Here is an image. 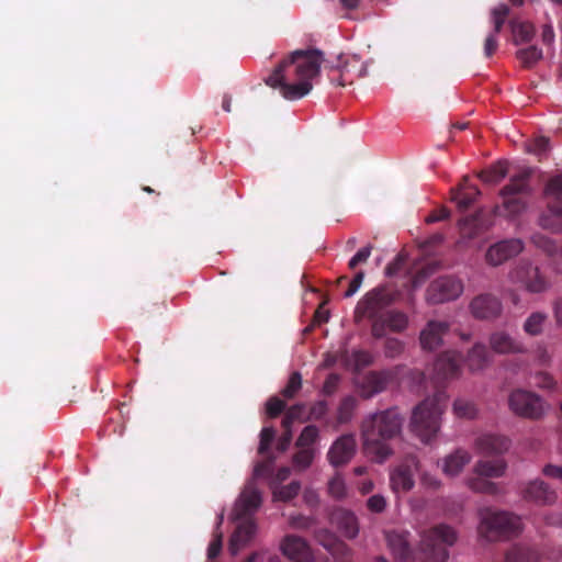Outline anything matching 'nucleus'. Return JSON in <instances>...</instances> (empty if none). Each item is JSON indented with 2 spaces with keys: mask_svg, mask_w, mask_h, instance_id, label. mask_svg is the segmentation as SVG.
I'll return each instance as SVG.
<instances>
[{
  "mask_svg": "<svg viewBox=\"0 0 562 562\" xmlns=\"http://www.w3.org/2000/svg\"><path fill=\"white\" fill-rule=\"evenodd\" d=\"M323 60L318 49H296L279 63L266 83L278 88L286 100L302 99L312 91V81L319 75Z\"/></svg>",
  "mask_w": 562,
  "mask_h": 562,
  "instance_id": "1",
  "label": "nucleus"
},
{
  "mask_svg": "<svg viewBox=\"0 0 562 562\" xmlns=\"http://www.w3.org/2000/svg\"><path fill=\"white\" fill-rule=\"evenodd\" d=\"M405 418L397 407L367 414L360 424L364 453L375 463H384L394 454L391 441L402 436Z\"/></svg>",
  "mask_w": 562,
  "mask_h": 562,
  "instance_id": "2",
  "label": "nucleus"
},
{
  "mask_svg": "<svg viewBox=\"0 0 562 562\" xmlns=\"http://www.w3.org/2000/svg\"><path fill=\"white\" fill-rule=\"evenodd\" d=\"M447 407V396L438 392L416 405L412 412L409 430L422 442L429 443L440 429V418Z\"/></svg>",
  "mask_w": 562,
  "mask_h": 562,
  "instance_id": "3",
  "label": "nucleus"
},
{
  "mask_svg": "<svg viewBox=\"0 0 562 562\" xmlns=\"http://www.w3.org/2000/svg\"><path fill=\"white\" fill-rule=\"evenodd\" d=\"M479 517V536L488 542L516 538L522 531L520 517L509 512L482 508Z\"/></svg>",
  "mask_w": 562,
  "mask_h": 562,
  "instance_id": "4",
  "label": "nucleus"
},
{
  "mask_svg": "<svg viewBox=\"0 0 562 562\" xmlns=\"http://www.w3.org/2000/svg\"><path fill=\"white\" fill-rule=\"evenodd\" d=\"M457 531L445 524L437 525L420 535L419 552L427 562H446L449 558L448 547L457 542Z\"/></svg>",
  "mask_w": 562,
  "mask_h": 562,
  "instance_id": "5",
  "label": "nucleus"
},
{
  "mask_svg": "<svg viewBox=\"0 0 562 562\" xmlns=\"http://www.w3.org/2000/svg\"><path fill=\"white\" fill-rule=\"evenodd\" d=\"M532 170L521 169L509 178V182L502 188L499 195L503 200L502 206H498L506 216H515L526 209L525 198L531 194L530 178Z\"/></svg>",
  "mask_w": 562,
  "mask_h": 562,
  "instance_id": "6",
  "label": "nucleus"
},
{
  "mask_svg": "<svg viewBox=\"0 0 562 562\" xmlns=\"http://www.w3.org/2000/svg\"><path fill=\"white\" fill-rule=\"evenodd\" d=\"M397 299V293L386 286H378L366 293L356 306V317H366L375 322L380 319Z\"/></svg>",
  "mask_w": 562,
  "mask_h": 562,
  "instance_id": "7",
  "label": "nucleus"
},
{
  "mask_svg": "<svg viewBox=\"0 0 562 562\" xmlns=\"http://www.w3.org/2000/svg\"><path fill=\"white\" fill-rule=\"evenodd\" d=\"M463 293V282L454 276H441L432 280L425 294L430 305L457 300Z\"/></svg>",
  "mask_w": 562,
  "mask_h": 562,
  "instance_id": "8",
  "label": "nucleus"
},
{
  "mask_svg": "<svg viewBox=\"0 0 562 562\" xmlns=\"http://www.w3.org/2000/svg\"><path fill=\"white\" fill-rule=\"evenodd\" d=\"M510 411L524 418L539 419L544 414V404L542 398L533 392L517 389L508 397Z\"/></svg>",
  "mask_w": 562,
  "mask_h": 562,
  "instance_id": "9",
  "label": "nucleus"
},
{
  "mask_svg": "<svg viewBox=\"0 0 562 562\" xmlns=\"http://www.w3.org/2000/svg\"><path fill=\"white\" fill-rule=\"evenodd\" d=\"M419 469V460L415 454L406 456L390 473V486L396 494L407 493L415 486L414 474Z\"/></svg>",
  "mask_w": 562,
  "mask_h": 562,
  "instance_id": "10",
  "label": "nucleus"
},
{
  "mask_svg": "<svg viewBox=\"0 0 562 562\" xmlns=\"http://www.w3.org/2000/svg\"><path fill=\"white\" fill-rule=\"evenodd\" d=\"M512 278L520 282L527 291L541 293L549 288L547 279L540 273L539 268L527 260H520L512 272Z\"/></svg>",
  "mask_w": 562,
  "mask_h": 562,
  "instance_id": "11",
  "label": "nucleus"
},
{
  "mask_svg": "<svg viewBox=\"0 0 562 562\" xmlns=\"http://www.w3.org/2000/svg\"><path fill=\"white\" fill-rule=\"evenodd\" d=\"M524 243L519 238H508L491 245L485 254V261L492 267H498L516 257L524 250Z\"/></svg>",
  "mask_w": 562,
  "mask_h": 562,
  "instance_id": "12",
  "label": "nucleus"
},
{
  "mask_svg": "<svg viewBox=\"0 0 562 562\" xmlns=\"http://www.w3.org/2000/svg\"><path fill=\"white\" fill-rule=\"evenodd\" d=\"M357 450V440L353 434H345L338 437L329 447L327 460L334 468L348 464Z\"/></svg>",
  "mask_w": 562,
  "mask_h": 562,
  "instance_id": "13",
  "label": "nucleus"
},
{
  "mask_svg": "<svg viewBox=\"0 0 562 562\" xmlns=\"http://www.w3.org/2000/svg\"><path fill=\"white\" fill-rule=\"evenodd\" d=\"M469 308L476 319H494L501 315L503 305L497 296L483 293L472 299Z\"/></svg>",
  "mask_w": 562,
  "mask_h": 562,
  "instance_id": "14",
  "label": "nucleus"
},
{
  "mask_svg": "<svg viewBox=\"0 0 562 562\" xmlns=\"http://www.w3.org/2000/svg\"><path fill=\"white\" fill-rule=\"evenodd\" d=\"M527 502L539 506H549L555 503L558 495L551 486L540 479L529 481L521 491Z\"/></svg>",
  "mask_w": 562,
  "mask_h": 562,
  "instance_id": "15",
  "label": "nucleus"
},
{
  "mask_svg": "<svg viewBox=\"0 0 562 562\" xmlns=\"http://www.w3.org/2000/svg\"><path fill=\"white\" fill-rule=\"evenodd\" d=\"M260 491L254 483H248L243 490L234 509V519H243L251 516L261 505Z\"/></svg>",
  "mask_w": 562,
  "mask_h": 562,
  "instance_id": "16",
  "label": "nucleus"
},
{
  "mask_svg": "<svg viewBox=\"0 0 562 562\" xmlns=\"http://www.w3.org/2000/svg\"><path fill=\"white\" fill-rule=\"evenodd\" d=\"M408 325L406 314L400 311H386L385 314L371 325V334L374 338H382L386 334V328L392 331L401 333Z\"/></svg>",
  "mask_w": 562,
  "mask_h": 562,
  "instance_id": "17",
  "label": "nucleus"
},
{
  "mask_svg": "<svg viewBox=\"0 0 562 562\" xmlns=\"http://www.w3.org/2000/svg\"><path fill=\"white\" fill-rule=\"evenodd\" d=\"M281 550L294 562H315L308 543L299 536H286L281 543Z\"/></svg>",
  "mask_w": 562,
  "mask_h": 562,
  "instance_id": "18",
  "label": "nucleus"
},
{
  "mask_svg": "<svg viewBox=\"0 0 562 562\" xmlns=\"http://www.w3.org/2000/svg\"><path fill=\"white\" fill-rule=\"evenodd\" d=\"M314 538L335 559L349 558L351 554V549L344 541H341L334 532L326 528L315 530Z\"/></svg>",
  "mask_w": 562,
  "mask_h": 562,
  "instance_id": "19",
  "label": "nucleus"
},
{
  "mask_svg": "<svg viewBox=\"0 0 562 562\" xmlns=\"http://www.w3.org/2000/svg\"><path fill=\"white\" fill-rule=\"evenodd\" d=\"M461 355L457 351H446L438 356L434 363V372L438 381L452 379L459 374Z\"/></svg>",
  "mask_w": 562,
  "mask_h": 562,
  "instance_id": "20",
  "label": "nucleus"
},
{
  "mask_svg": "<svg viewBox=\"0 0 562 562\" xmlns=\"http://www.w3.org/2000/svg\"><path fill=\"white\" fill-rule=\"evenodd\" d=\"M449 330V324L443 321H429L420 331L419 341L425 350H435L442 344V336Z\"/></svg>",
  "mask_w": 562,
  "mask_h": 562,
  "instance_id": "21",
  "label": "nucleus"
},
{
  "mask_svg": "<svg viewBox=\"0 0 562 562\" xmlns=\"http://www.w3.org/2000/svg\"><path fill=\"white\" fill-rule=\"evenodd\" d=\"M387 546L394 557L403 562H408L412 558V548L409 543V532L405 530H391L385 532Z\"/></svg>",
  "mask_w": 562,
  "mask_h": 562,
  "instance_id": "22",
  "label": "nucleus"
},
{
  "mask_svg": "<svg viewBox=\"0 0 562 562\" xmlns=\"http://www.w3.org/2000/svg\"><path fill=\"white\" fill-rule=\"evenodd\" d=\"M475 448L484 456L502 454L509 448V440L501 435L484 434L476 438Z\"/></svg>",
  "mask_w": 562,
  "mask_h": 562,
  "instance_id": "23",
  "label": "nucleus"
},
{
  "mask_svg": "<svg viewBox=\"0 0 562 562\" xmlns=\"http://www.w3.org/2000/svg\"><path fill=\"white\" fill-rule=\"evenodd\" d=\"M392 379L393 373L389 370L369 372L364 376L361 385L362 397L370 398L375 394L383 392Z\"/></svg>",
  "mask_w": 562,
  "mask_h": 562,
  "instance_id": "24",
  "label": "nucleus"
},
{
  "mask_svg": "<svg viewBox=\"0 0 562 562\" xmlns=\"http://www.w3.org/2000/svg\"><path fill=\"white\" fill-rule=\"evenodd\" d=\"M331 519L346 538L353 539L358 536L359 522L352 512L339 508L333 513Z\"/></svg>",
  "mask_w": 562,
  "mask_h": 562,
  "instance_id": "25",
  "label": "nucleus"
},
{
  "mask_svg": "<svg viewBox=\"0 0 562 562\" xmlns=\"http://www.w3.org/2000/svg\"><path fill=\"white\" fill-rule=\"evenodd\" d=\"M490 345L497 353H522L526 351L524 344L514 339L505 331H496L490 337Z\"/></svg>",
  "mask_w": 562,
  "mask_h": 562,
  "instance_id": "26",
  "label": "nucleus"
},
{
  "mask_svg": "<svg viewBox=\"0 0 562 562\" xmlns=\"http://www.w3.org/2000/svg\"><path fill=\"white\" fill-rule=\"evenodd\" d=\"M490 220L482 212L465 217L460 222V234L463 238L472 239L487 231Z\"/></svg>",
  "mask_w": 562,
  "mask_h": 562,
  "instance_id": "27",
  "label": "nucleus"
},
{
  "mask_svg": "<svg viewBox=\"0 0 562 562\" xmlns=\"http://www.w3.org/2000/svg\"><path fill=\"white\" fill-rule=\"evenodd\" d=\"M229 540V550L236 554L255 535L256 524L249 517L243 518Z\"/></svg>",
  "mask_w": 562,
  "mask_h": 562,
  "instance_id": "28",
  "label": "nucleus"
},
{
  "mask_svg": "<svg viewBox=\"0 0 562 562\" xmlns=\"http://www.w3.org/2000/svg\"><path fill=\"white\" fill-rule=\"evenodd\" d=\"M480 195V190L476 186L468 183V179L464 178V182L459 188L451 190V199L461 211L468 210Z\"/></svg>",
  "mask_w": 562,
  "mask_h": 562,
  "instance_id": "29",
  "label": "nucleus"
},
{
  "mask_svg": "<svg viewBox=\"0 0 562 562\" xmlns=\"http://www.w3.org/2000/svg\"><path fill=\"white\" fill-rule=\"evenodd\" d=\"M471 461V456L463 449H458L447 456L442 461V471L448 476H457L463 468Z\"/></svg>",
  "mask_w": 562,
  "mask_h": 562,
  "instance_id": "30",
  "label": "nucleus"
},
{
  "mask_svg": "<svg viewBox=\"0 0 562 562\" xmlns=\"http://www.w3.org/2000/svg\"><path fill=\"white\" fill-rule=\"evenodd\" d=\"M540 558L536 548L525 544H515L505 553V562H539Z\"/></svg>",
  "mask_w": 562,
  "mask_h": 562,
  "instance_id": "31",
  "label": "nucleus"
},
{
  "mask_svg": "<svg viewBox=\"0 0 562 562\" xmlns=\"http://www.w3.org/2000/svg\"><path fill=\"white\" fill-rule=\"evenodd\" d=\"M506 470V463L503 459L496 460H480L474 467V471L477 475L485 477H501L504 475Z\"/></svg>",
  "mask_w": 562,
  "mask_h": 562,
  "instance_id": "32",
  "label": "nucleus"
},
{
  "mask_svg": "<svg viewBox=\"0 0 562 562\" xmlns=\"http://www.w3.org/2000/svg\"><path fill=\"white\" fill-rule=\"evenodd\" d=\"M508 173V162L499 160L491 167L482 170L479 173V178L490 184H496L501 182Z\"/></svg>",
  "mask_w": 562,
  "mask_h": 562,
  "instance_id": "33",
  "label": "nucleus"
},
{
  "mask_svg": "<svg viewBox=\"0 0 562 562\" xmlns=\"http://www.w3.org/2000/svg\"><path fill=\"white\" fill-rule=\"evenodd\" d=\"M488 362V351L482 344H476L469 351L467 363L470 370L476 371L483 369Z\"/></svg>",
  "mask_w": 562,
  "mask_h": 562,
  "instance_id": "34",
  "label": "nucleus"
},
{
  "mask_svg": "<svg viewBox=\"0 0 562 562\" xmlns=\"http://www.w3.org/2000/svg\"><path fill=\"white\" fill-rule=\"evenodd\" d=\"M548 315L543 312L531 313L524 323V330L530 336H539L543 330V325Z\"/></svg>",
  "mask_w": 562,
  "mask_h": 562,
  "instance_id": "35",
  "label": "nucleus"
},
{
  "mask_svg": "<svg viewBox=\"0 0 562 562\" xmlns=\"http://www.w3.org/2000/svg\"><path fill=\"white\" fill-rule=\"evenodd\" d=\"M512 32L514 35L515 44H521L530 42L535 35V27L531 23L528 22H512Z\"/></svg>",
  "mask_w": 562,
  "mask_h": 562,
  "instance_id": "36",
  "label": "nucleus"
},
{
  "mask_svg": "<svg viewBox=\"0 0 562 562\" xmlns=\"http://www.w3.org/2000/svg\"><path fill=\"white\" fill-rule=\"evenodd\" d=\"M469 487L476 493H483L488 495H495L498 493V486L496 483L488 481L487 477L477 475L468 481Z\"/></svg>",
  "mask_w": 562,
  "mask_h": 562,
  "instance_id": "37",
  "label": "nucleus"
},
{
  "mask_svg": "<svg viewBox=\"0 0 562 562\" xmlns=\"http://www.w3.org/2000/svg\"><path fill=\"white\" fill-rule=\"evenodd\" d=\"M357 407V400L353 396L344 397L337 409L338 424H347L351 420L355 409Z\"/></svg>",
  "mask_w": 562,
  "mask_h": 562,
  "instance_id": "38",
  "label": "nucleus"
},
{
  "mask_svg": "<svg viewBox=\"0 0 562 562\" xmlns=\"http://www.w3.org/2000/svg\"><path fill=\"white\" fill-rule=\"evenodd\" d=\"M327 492L336 501H342L347 497L348 491L340 473H336L327 483Z\"/></svg>",
  "mask_w": 562,
  "mask_h": 562,
  "instance_id": "39",
  "label": "nucleus"
},
{
  "mask_svg": "<svg viewBox=\"0 0 562 562\" xmlns=\"http://www.w3.org/2000/svg\"><path fill=\"white\" fill-rule=\"evenodd\" d=\"M516 55L525 68H531L542 58V50L537 46H529L519 49Z\"/></svg>",
  "mask_w": 562,
  "mask_h": 562,
  "instance_id": "40",
  "label": "nucleus"
},
{
  "mask_svg": "<svg viewBox=\"0 0 562 562\" xmlns=\"http://www.w3.org/2000/svg\"><path fill=\"white\" fill-rule=\"evenodd\" d=\"M319 430L315 425H308L301 431L295 445L297 448H313L318 440Z\"/></svg>",
  "mask_w": 562,
  "mask_h": 562,
  "instance_id": "41",
  "label": "nucleus"
},
{
  "mask_svg": "<svg viewBox=\"0 0 562 562\" xmlns=\"http://www.w3.org/2000/svg\"><path fill=\"white\" fill-rule=\"evenodd\" d=\"M301 490V483L299 481H292L288 485L280 486L273 490V498L276 501L288 502L293 499Z\"/></svg>",
  "mask_w": 562,
  "mask_h": 562,
  "instance_id": "42",
  "label": "nucleus"
},
{
  "mask_svg": "<svg viewBox=\"0 0 562 562\" xmlns=\"http://www.w3.org/2000/svg\"><path fill=\"white\" fill-rule=\"evenodd\" d=\"M453 412L460 418L473 419L477 414V408L473 402L459 398L453 403Z\"/></svg>",
  "mask_w": 562,
  "mask_h": 562,
  "instance_id": "43",
  "label": "nucleus"
},
{
  "mask_svg": "<svg viewBox=\"0 0 562 562\" xmlns=\"http://www.w3.org/2000/svg\"><path fill=\"white\" fill-rule=\"evenodd\" d=\"M315 450L313 448H300L293 456V467L300 471L307 469L314 459Z\"/></svg>",
  "mask_w": 562,
  "mask_h": 562,
  "instance_id": "44",
  "label": "nucleus"
},
{
  "mask_svg": "<svg viewBox=\"0 0 562 562\" xmlns=\"http://www.w3.org/2000/svg\"><path fill=\"white\" fill-rule=\"evenodd\" d=\"M301 387H302V375L300 372L295 371L290 375L286 385L281 390V395L285 400H292L299 393Z\"/></svg>",
  "mask_w": 562,
  "mask_h": 562,
  "instance_id": "45",
  "label": "nucleus"
},
{
  "mask_svg": "<svg viewBox=\"0 0 562 562\" xmlns=\"http://www.w3.org/2000/svg\"><path fill=\"white\" fill-rule=\"evenodd\" d=\"M550 150V139L546 136H539L527 144V151L539 157H546Z\"/></svg>",
  "mask_w": 562,
  "mask_h": 562,
  "instance_id": "46",
  "label": "nucleus"
},
{
  "mask_svg": "<svg viewBox=\"0 0 562 562\" xmlns=\"http://www.w3.org/2000/svg\"><path fill=\"white\" fill-rule=\"evenodd\" d=\"M532 241L539 249H542L549 256L555 255L559 250L558 243L544 235H533Z\"/></svg>",
  "mask_w": 562,
  "mask_h": 562,
  "instance_id": "47",
  "label": "nucleus"
},
{
  "mask_svg": "<svg viewBox=\"0 0 562 562\" xmlns=\"http://www.w3.org/2000/svg\"><path fill=\"white\" fill-rule=\"evenodd\" d=\"M508 13H509V9L506 4H501L493 9L492 18H493L495 34H498L502 31Z\"/></svg>",
  "mask_w": 562,
  "mask_h": 562,
  "instance_id": "48",
  "label": "nucleus"
},
{
  "mask_svg": "<svg viewBox=\"0 0 562 562\" xmlns=\"http://www.w3.org/2000/svg\"><path fill=\"white\" fill-rule=\"evenodd\" d=\"M276 431L272 427H265L260 432V442L258 453L265 456L269 452L270 446L274 439Z\"/></svg>",
  "mask_w": 562,
  "mask_h": 562,
  "instance_id": "49",
  "label": "nucleus"
},
{
  "mask_svg": "<svg viewBox=\"0 0 562 562\" xmlns=\"http://www.w3.org/2000/svg\"><path fill=\"white\" fill-rule=\"evenodd\" d=\"M404 350V344L397 338H387L384 342V355L387 358H396Z\"/></svg>",
  "mask_w": 562,
  "mask_h": 562,
  "instance_id": "50",
  "label": "nucleus"
},
{
  "mask_svg": "<svg viewBox=\"0 0 562 562\" xmlns=\"http://www.w3.org/2000/svg\"><path fill=\"white\" fill-rule=\"evenodd\" d=\"M285 409V402L278 396H272L267 401L266 412L270 418H277Z\"/></svg>",
  "mask_w": 562,
  "mask_h": 562,
  "instance_id": "51",
  "label": "nucleus"
},
{
  "mask_svg": "<svg viewBox=\"0 0 562 562\" xmlns=\"http://www.w3.org/2000/svg\"><path fill=\"white\" fill-rule=\"evenodd\" d=\"M532 380H533V385L539 387V389H544V390H553L555 387V381L554 379L552 378V375H550L549 373L547 372H543V371H539L537 373H535V375L532 376Z\"/></svg>",
  "mask_w": 562,
  "mask_h": 562,
  "instance_id": "52",
  "label": "nucleus"
},
{
  "mask_svg": "<svg viewBox=\"0 0 562 562\" xmlns=\"http://www.w3.org/2000/svg\"><path fill=\"white\" fill-rule=\"evenodd\" d=\"M350 63L342 65L338 70L335 71L337 77L331 76L330 80L341 87H345L348 83H352L353 77L350 75Z\"/></svg>",
  "mask_w": 562,
  "mask_h": 562,
  "instance_id": "53",
  "label": "nucleus"
},
{
  "mask_svg": "<svg viewBox=\"0 0 562 562\" xmlns=\"http://www.w3.org/2000/svg\"><path fill=\"white\" fill-rule=\"evenodd\" d=\"M544 193L554 198H562V172L547 182Z\"/></svg>",
  "mask_w": 562,
  "mask_h": 562,
  "instance_id": "54",
  "label": "nucleus"
},
{
  "mask_svg": "<svg viewBox=\"0 0 562 562\" xmlns=\"http://www.w3.org/2000/svg\"><path fill=\"white\" fill-rule=\"evenodd\" d=\"M386 499L381 494H374L370 496L367 501V508L374 514H380L386 508Z\"/></svg>",
  "mask_w": 562,
  "mask_h": 562,
  "instance_id": "55",
  "label": "nucleus"
},
{
  "mask_svg": "<svg viewBox=\"0 0 562 562\" xmlns=\"http://www.w3.org/2000/svg\"><path fill=\"white\" fill-rule=\"evenodd\" d=\"M352 359L357 370L369 367L373 362V357L364 350H356L352 352Z\"/></svg>",
  "mask_w": 562,
  "mask_h": 562,
  "instance_id": "56",
  "label": "nucleus"
},
{
  "mask_svg": "<svg viewBox=\"0 0 562 562\" xmlns=\"http://www.w3.org/2000/svg\"><path fill=\"white\" fill-rule=\"evenodd\" d=\"M541 227L551 229L552 232H559L562 228L560 218L549 212V214H542L539 218Z\"/></svg>",
  "mask_w": 562,
  "mask_h": 562,
  "instance_id": "57",
  "label": "nucleus"
},
{
  "mask_svg": "<svg viewBox=\"0 0 562 562\" xmlns=\"http://www.w3.org/2000/svg\"><path fill=\"white\" fill-rule=\"evenodd\" d=\"M372 246L368 245L360 250L349 260V269H355L358 265L364 263L371 255Z\"/></svg>",
  "mask_w": 562,
  "mask_h": 562,
  "instance_id": "58",
  "label": "nucleus"
},
{
  "mask_svg": "<svg viewBox=\"0 0 562 562\" xmlns=\"http://www.w3.org/2000/svg\"><path fill=\"white\" fill-rule=\"evenodd\" d=\"M327 411V403L325 401H318L311 406L307 419L321 420L325 417Z\"/></svg>",
  "mask_w": 562,
  "mask_h": 562,
  "instance_id": "59",
  "label": "nucleus"
},
{
  "mask_svg": "<svg viewBox=\"0 0 562 562\" xmlns=\"http://www.w3.org/2000/svg\"><path fill=\"white\" fill-rule=\"evenodd\" d=\"M290 525L295 529H310L314 525V519L303 515H296L290 518Z\"/></svg>",
  "mask_w": 562,
  "mask_h": 562,
  "instance_id": "60",
  "label": "nucleus"
},
{
  "mask_svg": "<svg viewBox=\"0 0 562 562\" xmlns=\"http://www.w3.org/2000/svg\"><path fill=\"white\" fill-rule=\"evenodd\" d=\"M339 375L336 374V373H330L325 382H324V385H323V393L325 395H331L336 392L337 387H338V384H339Z\"/></svg>",
  "mask_w": 562,
  "mask_h": 562,
  "instance_id": "61",
  "label": "nucleus"
},
{
  "mask_svg": "<svg viewBox=\"0 0 562 562\" xmlns=\"http://www.w3.org/2000/svg\"><path fill=\"white\" fill-rule=\"evenodd\" d=\"M222 535H215L207 548V558L213 560L217 558L222 551Z\"/></svg>",
  "mask_w": 562,
  "mask_h": 562,
  "instance_id": "62",
  "label": "nucleus"
},
{
  "mask_svg": "<svg viewBox=\"0 0 562 562\" xmlns=\"http://www.w3.org/2000/svg\"><path fill=\"white\" fill-rule=\"evenodd\" d=\"M420 483L426 488H430L434 491L438 490L441 485L440 480L428 472H423L420 474Z\"/></svg>",
  "mask_w": 562,
  "mask_h": 562,
  "instance_id": "63",
  "label": "nucleus"
},
{
  "mask_svg": "<svg viewBox=\"0 0 562 562\" xmlns=\"http://www.w3.org/2000/svg\"><path fill=\"white\" fill-rule=\"evenodd\" d=\"M404 263H405V257L402 254L397 255L396 258L386 266V268H385L386 276H389V277L395 276L402 269Z\"/></svg>",
  "mask_w": 562,
  "mask_h": 562,
  "instance_id": "64",
  "label": "nucleus"
}]
</instances>
